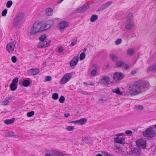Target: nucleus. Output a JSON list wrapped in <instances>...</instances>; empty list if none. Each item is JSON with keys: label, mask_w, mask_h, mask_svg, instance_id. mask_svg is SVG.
Wrapping results in <instances>:
<instances>
[{"label": "nucleus", "mask_w": 156, "mask_h": 156, "mask_svg": "<svg viewBox=\"0 0 156 156\" xmlns=\"http://www.w3.org/2000/svg\"><path fill=\"white\" fill-rule=\"evenodd\" d=\"M150 87V85L148 83L139 80L128 87L127 92L131 96H135L144 92L145 89Z\"/></svg>", "instance_id": "1"}, {"label": "nucleus", "mask_w": 156, "mask_h": 156, "mask_svg": "<svg viewBox=\"0 0 156 156\" xmlns=\"http://www.w3.org/2000/svg\"><path fill=\"white\" fill-rule=\"evenodd\" d=\"M52 25L50 23L44 24L36 22L34 24L31 29L30 34L33 35L38 32H41L50 28Z\"/></svg>", "instance_id": "2"}, {"label": "nucleus", "mask_w": 156, "mask_h": 156, "mask_svg": "<svg viewBox=\"0 0 156 156\" xmlns=\"http://www.w3.org/2000/svg\"><path fill=\"white\" fill-rule=\"evenodd\" d=\"M23 14L22 12H20L17 14L14 18L12 23V26L14 27H17L20 25V23L23 18Z\"/></svg>", "instance_id": "3"}, {"label": "nucleus", "mask_w": 156, "mask_h": 156, "mask_svg": "<svg viewBox=\"0 0 156 156\" xmlns=\"http://www.w3.org/2000/svg\"><path fill=\"white\" fill-rule=\"evenodd\" d=\"M144 136L148 137L151 138L155 135V131L153 127H148L143 133Z\"/></svg>", "instance_id": "4"}, {"label": "nucleus", "mask_w": 156, "mask_h": 156, "mask_svg": "<svg viewBox=\"0 0 156 156\" xmlns=\"http://www.w3.org/2000/svg\"><path fill=\"white\" fill-rule=\"evenodd\" d=\"M72 76L71 73L66 74L60 81L59 83L61 85L66 83L71 79Z\"/></svg>", "instance_id": "5"}, {"label": "nucleus", "mask_w": 156, "mask_h": 156, "mask_svg": "<svg viewBox=\"0 0 156 156\" xmlns=\"http://www.w3.org/2000/svg\"><path fill=\"white\" fill-rule=\"evenodd\" d=\"M47 36L46 35H41L39 38V40L41 41L39 43L38 45L37 48H45L48 46V44L46 43V44L45 45L43 44V41L48 40L46 39Z\"/></svg>", "instance_id": "6"}, {"label": "nucleus", "mask_w": 156, "mask_h": 156, "mask_svg": "<svg viewBox=\"0 0 156 156\" xmlns=\"http://www.w3.org/2000/svg\"><path fill=\"white\" fill-rule=\"evenodd\" d=\"M99 83L100 84L103 85H108L110 84V79L107 76H103L101 77V78L100 79Z\"/></svg>", "instance_id": "7"}, {"label": "nucleus", "mask_w": 156, "mask_h": 156, "mask_svg": "<svg viewBox=\"0 0 156 156\" xmlns=\"http://www.w3.org/2000/svg\"><path fill=\"white\" fill-rule=\"evenodd\" d=\"M16 42V41H13L7 44L6 46V49L7 51L9 53H12L13 52Z\"/></svg>", "instance_id": "8"}, {"label": "nucleus", "mask_w": 156, "mask_h": 156, "mask_svg": "<svg viewBox=\"0 0 156 156\" xmlns=\"http://www.w3.org/2000/svg\"><path fill=\"white\" fill-rule=\"evenodd\" d=\"M137 146L140 148H145L146 147V142L142 139H138L136 141Z\"/></svg>", "instance_id": "9"}, {"label": "nucleus", "mask_w": 156, "mask_h": 156, "mask_svg": "<svg viewBox=\"0 0 156 156\" xmlns=\"http://www.w3.org/2000/svg\"><path fill=\"white\" fill-rule=\"evenodd\" d=\"M90 6L89 4L86 3L84 4L81 7L78 9L75 12L74 14H76L80 13H83L85 11L89 8Z\"/></svg>", "instance_id": "10"}, {"label": "nucleus", "mask_w": 156, "mask_h": 156, "mask_svg": "<svg viewBox=\"0 0 156 156\" xmlns=\"http://www.w3.org/2000/svg\"><path fill=\"white\" fill-rule=\"evenodd\" d=\"M123 77V74L119 72H115L114 73L113 75V80L116 82L119 80H122Z\"/></svg>", "instance_id": "11"}, {"label": "nucleus", "mask_w": 156, "mask_h": 156, "mask_svg": "<svg viewBox=\"0 0 156 156\" xmlns=\"http://www.w3.org/2000/svg\"><path fill=\"white\" fill-rule=\"evenodd\" d=\"M39 72V70L38 68L32 69L28 71V74L34 76L38 74Z\"/></svg>", "instance_id": "12"}, {"label": "nucleus", "mask_w": 156, "mask_h": 156, "mask_svg": "<svg viewBox=\"0 0 156 156\" xmlns=\"http://www.w3.org/2000/svg\"><path fill=\"white\" fill-rule=\"evenodd\" d=\"M50 152L53 156H65V154L63 153L57 151L51 150Z\"/></svg>", "instance_id": "13"}, {"label": "nucleus", "mask_w": 156, "mask_h": 156, "mask_svg": "<svg viewBox=\"0 0 156 156\" xmlns=\"http://www.w3.org/2000/svg\"><path fill=\"white\" fill-rule=\"evenodd\" d=\"M87 119L86 118H83L79 120H77L75 121H72L71 123L75 124L79 123L80 125H83L85 124L87 122Z\"/></svg>", "instance_id": "14"}, {"label": "nucleus", "mask_w": 156, "mask_h": 156, "mask_svg": "<svg viewBox=\"0 0 156 156\" xmlns=\"http://www.w3.org/2000/svg\"><path fill=\"white\" fill-rule=\"evenodd\" d=\"M79 61V57L78 56H76L74 57L71 60L70 62V66H73L76 65L78 63Z\"/></svg>", "instance_id": "15"}, {"label": "nucleus", "mask_w": 156, "mask_h": 156, "mask_svg": "<svg viewBox=\"0 0 156 156\" xmlns=\"http://www.w3.org/2000/svg\"><path fill=\"white\" fill-rule=\"evenodd\" d=\"M69 25L68 23L66 21H62L59 23V28L61 30L67 27Z\"/></svg>", "instance_id": "16"}, {"label": "nucleus", "mask_w": 156, "mask_h": 156, "mask_svg": "<svg viewBox=\"0 0 156 156\" xmlns=\"http://www.w3.org/2000/svg\"><path fill=\"white\" fill-rule=\"evenodd\" d=\"M133 24L131 20H127L126 21L125 27L127 30H129L133 28Z\"/></svg>", "instance_id": "17"}, {"label": "nucleus", "mask_w": 156, "mask_h": 156, "mask_svg": "<svg viewBox=\"0 0 156 156\" xmlns=\"http://www.w3.org/2000/svg\"><path fill=\"white\" fill-rule=\"evenodd\" d=\"M3 136L6 137H16L15 133L11 131L4 133L3 134Z\"/></svg>", "instance_id": "18"}, {"label": "nucleus", "mask_w": 156, "mask_h": 156, "mask_svg": "<svg viewBox=\"0 0 156 156\" xmlns=\"http://www.w3.org/2000/svg\"><path fill=\"white\" fill-rule=\"evenodd\" d=\"M45 13L46 14L49 16H51L53 15V10L50 8H48L45 9Z\"/></svg>", "instance_id": "19"}, {"label": "nucleus", "mask_w": 156, "mask_h": 156, "mask_svg": "<svg viewBox=\"0 0 156 156\" xmlns=\"http://www.w3.org/2000/svg\"><path fill=\"white\" fill-rule=\"evenodd\" d=\"M114 140L115 143L122 144L124 141V138H119V137L114 138Z\"/></svg>", "instance_id": "20"}, {"label": "nucleus", "mask_w": 156, "mask_h": 156, "mask_svg": "<svg viewBox=\"0 0 156 156\" xmlns=\"http://www.w3.org/2000/svg\"><path fill=\"white\" fill-rule=\"evenodd\" d=\"M112 91L114 93L117 94L118 95H121L123 94L122 92L120 91L119 88L112 89Z\"/></svg>", "instance_id": "21"}, {"label": "nucleus", "mask_w": 156, "mask_h": 156, "mask_svg": "<svg viewBox=\"0 0 156 156\" xmlns=\"http://www.w3.org/2000/svg\"><path fill=\"white\" fill-rule=\"evenodd\" d=\"M11 98L8 97L7 99H5L2 101V105H7L11 101Z\"/></svg>", "instance_id": "22"}, {"label": "nucleus", "mask_w": 156, "mask_h": 156, "mask_svg": "<svg viewBox=\"0 0 156 156\" xmlns=\"http://www.w3.org/2000/svg\"><path fill=\"white\" fill-rule=\"evenodd\" d=\"M131 154L133 155H137L139 153L138 150L136 148H133L131 150Z\"/></svg>", "instance_id": "23"}, {"label": "nucleus", "mask_w": 156, "mask_h": 156, "mask_svg": "<svg viewBox=\"0 0 156 156\" xmlns=\"http://www.w3.org/2000/svg\"><path fill=\"white\" fill-rule=\"evenodd\" d=\"M30 81L28 80H24L22 82V85L25 87L28 86L30 85Z\"/></svg>", "instance_id": "24"}, {"label": "nucleus", "mask_w": 156, "mask_h": 156, "mask_svg": "<svg viewBox=\"0 0 156 156\" xmlns=\"http://www.w3.org/2000/svg\"><path fill=\"white\" fill-rule=\"evenodd\" d=\"M15 120V118L6 119L4 121V123L6 124H9L13 123Z\"/></svg>", "instance_id": "25"}, {"label": "nucleus", "mask_w": 156, "mask_h": 156, "mask_svg": "<svg viewBox=\"0 0 156 156\" xmlns=\"http://www.w3.org/2000/svg\"><path fill=\"white\" fill-rule=\"evenodd\" d=\"M148 70L150 71H153L156 70V64L150 66L148 68Z\"/></svg>", "instance_id": "26"}, {"label": "nucleus", "mask_w": 156, "mask_h": 156, "mask_svg": "<svg viewBox=\"0 0 156 156\" xmlns=\"http://www.w3.org/2000/svg\"><path fill=\"white\" fill-rule=\"evenodd\" d=\"M127 54L130 55H132L135 54L134 50L132 48H129L127 50Z\"/></svg>", "instance_id": "27"}, {"label": "nucleus", "mask_w": 156, "mask_h": 156, "mask_svg": "<svg viewBox=\"0 0 156 156\" xmlns=\"http://www.w3.org/2000/svg\"><path fill=\"white\" fill-rule=\"evenodd\" d=\"M124 65V62L120 61H119L116 62V66L118 67H122Z\"/></svg>", "instance_id": "28"}, {"label": "nucleus", "mask_w": 156, "mask_h": 156, "mask_svg": "<svg viewBox=\"0 0 156 156\" xmlns=\"http://www.w3.org/2000/svg\"><path fill=\"white\" fill-rule=\"evenodd\" d=\"M10 87L12 90L14 91L17 88V85L16 84L11 83L10 86Z\"/></svg>", "instance_id": "29"}, {"label": "nucleus", "mask_w": 156, "mask_h": 156, "mask_svg": "<svg viewBox=\"0 0 156 156\" xmlns=\"http://www.w3.org/2000/svg\"><path fill=\"white\" fill-rule=\"evenodd\" d=\"M98 18L97 16L96 15H92L90 19V21L91 22H94Z\"/></svg>", "instance_id": "30"}, {"label": "nucleus", "mask_w": 156, "mask_h": 156, "mask_svg": "<svg viewBox=\"0 0 156 156\" xmlns=\"http://www.w3.org/2000/svg\"><path fill=\"white\" fill-rule=\"evenodd\" d=\"M110 56L112 60L113 61H116L118 59V57L114 55L113 54H111L110 55Z\"/></svg>", "instance_id": "31"}, {"label": "nucleus", "mask_w": 156, "mask_h": 156, "mask_svg": "<svg viewBox=\"0 0 156 156\" xmlns=\"http://www.w3.org/2000/svg\"><path fill=\"white\" fill-rule=\"evenodd\" d=\"M133 16V14L132 13H129L127 16V20H131Z\"/></svg>", "instance_id": "32"}, {"label": "nucleus", "mask_w": 156, "mask_h": 156, "mask_svg": "<svg viewBox=\"0 0 156 156\" xmlns=\"http://www.w3.org/2000/svg\"><path fill=\"white\" fill-rule=\"evenodd\" d=\"M85 53L84 52L82 53L80 56V60H83L85 57Z\"/></svg>", "instance_id": "33"}, {"label": "nucleus", "mask_w": 156, "mask_h": 156, "mask_svg": "<svg viewBox=\"0 0 156 156\" xmlns=\"http://www.w3.org/2000/svg\"><path fill=\"white\" fill-rule=\"evenodd\" d=\"M12 3L13 2L12 1H9L7 2L6 6L7 8H9L12 5Z\"/></svg>", "instance_id": "34"}, {"label": "nucleus", "mask_w": 156, "mask_h": 156, "mask_svg": "<svg viewBox=\"0 0 156 156\" xmlns=\"http://www.w3.org/2000/svg\"><path fill=\"white\" fill-rule=\"evenodd\" d=\"M58 97V94L57 93H55L52 94V98L54 100H56Z\"/></svg>", "instance_id": "35"}, {"label": "nucleus", "mask_w": 156, "mask_h": 156, "mask_svg": "<svg viewBox=\"0 0 156 156\" xmlns=\"http://www.w3.org/2000/svg\"><path fill=\"white\" fill-rule=\"evenodd\" d=\"M136 109L139 110H142L144 109L143 107L141 105L136 106L135 107Z\"/></svg>", "instance_id": "36"}, {"label": "nucleus", "mask_w": 156, "mask_h": 156, "mask_svg": "<svg viewBox=\"0 0 156 156\" xmlns=\"http://www.w3.org/2000/svg\"><path fill=\"white\" fill-rule=\"evenodd\" d=\"M112 3V2L111 1H109L105 3L104 4V5L106 8L108 7L110 5H111Z\"/></svg>", "instance_id": "37"}, {"label": "nucleus", "mask_w": 156, "mask_h": 156, "mask_svg": "<svg viewBox=\"0 0 156 156\" xmlns=\"http://www.w3.org/2000/svg\"><path fill=\"white\" fill-rule=\"evenodd\" d=\"M97 73L96 69H93L90 72V74L92 76H94Z\"/></svg>", "instance_id": "38"}, {"label": "nucleus", "mask_w": 156, "mask_h": 156, "mask_svg": "<svg viewBox=\"0 0 156 156\" xmlns=\"http://www.w3.org/2000/svg\"><path fill=\"white\" fill-rule=\"evenodd\" d=\"M34 114V111H32L31 112H28L27 115L28 117H30L33 115Z\"/></svg>", "instance_id": "39"}, {"label": "nucleus", "mask_w": 156, "mask_h": 156, "mask_svg": "<svg viewBox=\"0 0 156 156\" xmlns=\"http://www.w3.org/2000/svg\"><path fill=\"white\" fill-rule=\"evenodd\" d=\"M122 42V39L121 38H119L115 41V44L116 45H118L120 44Z\"/></svg>", "instance_id": "40"}, {"label": "nucleus", "mask_w": 156, "mask_h": 156, "mask_svg": "<svg viewBox=\"0 0 156 156\" xmlns=\"http://www.w3.org/2000/svg\"><path fill=\"white\" fill-rule=\"evenodd\" d=\"M18 81V78L17 77L14 78L12 80V83L17 84Z\"/></svg>", "instance_id": "41"}, {"label": "nucleus", "mask_w": 156, "mask_h": 156, "mask_svg": "<svg viewBox=\"0 0 156 156\" xmlns=\"http://www.w3.org/2000/svg\"><path fill=\"white\" fill-rule=\"evenodd\" d=\"M65 100V98L63 96H61L59 99V101L61 103H63L64 102Z\"/></svg>", "instance_id": "42"}, {"label": "nucleus", "mask_w": 156, "mask_h": 156, "mask_svg": "<svg viewBox=\"0 0 156 156\" xmlns=\"http://www.w3.org/2000/svg\"><path fill=\"white\" fill-rule=\"evenodd\" d=\"M74 129V127L73 126H69L67 127L66 129L69 131L73 130Z\"/></svg>", "instance_id": "43"}, {"label": "nucleus", "mask_w": 156, "mask_h": 156, "mask_svg": "<svg viewBox=\"0 0 156 156\" xmlns=\"http://www.w3.org/2000/svg\"><path fill=\"white\" fill-rule=\"evenodd\" d=\"M106 8L105 7L104 4L101 5L99 8L98 9V11H100L102 10L105 9Z\"/></svg>", "instance_id": "44"}, {"label": "nucleus", "mask_w": 156, "mask_h": 156, "mask_svg": "<svg viewBox=\"0 0 156 156\" xmlns=\"http://www.w3.org/2000/svg\"><path fill=\"white\" fill-rule=\"evenodd\" d=\"M11 60L13 63H15L17 62V58L15 56H12L11 58Z\"/></svg>", "instance_id": "45"}, {"label": "nucleus", "mask_w": 156, "mask_h": 156, "mask_svg": "<svg viewBox=\"0 0 156 156\" xmlns=\"http://www.w3.org/2000/svg\"><path fill=\"white\" fill-rule=\"evenodd\" d=\"M7 12V10L5 9L2 11V15L3 16H5L6 15Z\"/></svg>", "instance_id": "46"}, {"label": "nucleus", "mask_w": 156, "mask_h": 156, "mask_svg": "<svg viewBox=\"0 0 156 156\" xmlns=\"http://www.w3.org/2000/svg\"><path fill=\"white\" fill-rule=\"evenodd\" d=\"M45 79L44 82H46L47 81H50L51 80V78L50 76H47L45 77Z\"/></svg>", "instance_id": "47"}, {"label": "nucleus", "mask_w": 156, "mask_h": 156, "mask_svg": "<svg viewBox=\"0 0 156 156\" xmlns=\"http://www.w3.org/2000/svg\"><path fill=\"white\" fill-rule=\"evenodd\" d=\"M77 40L76 39L72 40V42L71 44V45L72 46L74 45L76 43Z\"/></svg>", "instance_id": "48"}, {"label": "nucleus", "mask_w": 156, "mask_h": 156, "mask_svg": "<svg viewBox=\"0 0 156 156\" xmlns=\"http://www.w3.org/2000/svg\"><path fill=\"white\" fill-rule=\"evenodd\" d=\"M82 141H84L85 143H88V137H83L82 139Z\"/></svg>", "instance_id": "49"}, {"label": "nucleus", "mask_w": 156, "mask_h": 156, "mask_svg": "<svg viewBox=\"0 0 156 156\" xmlns=\"http://www.w3.org/2000/svg\"><path fill=\"white\" fill-rule=\"evenodd\" d=\"M115 150L116 152H119L121 151V147H117L115 148Z\"/></svg>", "instance_id": "50"}, {"label": "nucleus", "mask_w": 156, "mask_h": 156, "mask_svg": "<svg viewBox=\"0 0 156 156\" xmlns=\"http://www.w3.org/2000/svg\"><path fill=\"white\" fill-rule=\"evenodd\" d=\"M81 93L85 95H90L91 94V93L88 92L86 91H83L81 92Z\"/></svg>", "instance_id": "51"}, {"label": "nucleus", "mask_w": 156, "mask_h": 156, "mask_svg": "<svg viewBox=\"0 0 156 156\" xmlns=\"http://www.w3.org/2000/svg\"><path fill=\"white\" fill-rule=\"evenodd\" d=\"M51 42L49 40H47L46 41H43V44L46 45V43H47L48 44V45L50 44Z\"/></svg>", "instance_id": "52"}, {"label": "nucleus", "mask_w": 156, "mask_h": 156, "mask_svg": "<svg viewBox=\"0 0 156 156\" xmlns=\"http://www.w3.org/2000/svg\"><path fill=\"white\" fill-rule=\"evenodd\" d=\"M125 133L126 134H131L132 132L130 130H127L125 131Z\"/></svg>", "instance_id": "53"}, {"label": "nucleus", "mask_w": 156, "mask_h": 156, "mask_svg": "<svg viewBox=\"0 0 156 156\" xmlns=\"http://www.w3.org/2000/svg\"><path fill=\"white\" fill-rule=\"evenodd\" d=\"M63 48L62 47H60L58 49V51L59 52L61 53L63 51Z\"/></svg>", "instance_id": "54"}, {"label": "nucleus", "mask_w": 156, "mask_h": 156, "mask_svg": "<svg viewBox=\"0 0 156 156\" xmlns=\"http://www.w3.org/2000/svg\"><path fill=\"white\" fill-rule=\"evenodd\" d=\"M69 115H70V114L69 113L64 114V116L65 117L67 118V117H68Z\"/></svg>", "instance_id": "55"}, {"label": "nucleus", "mask_w": 156, "mask_h": 156, "mask_svg": "<svg viewBox=\"0 0 156 156\" xmlns=\"http://www.w3.org/2000/svg\"><path fill=\"white\" fill-rule=\"evenodd\" d=\"M123 66H124L125 68L126 69H127L129 68V66H128V65L127 64H125L124 63V65Z\"/></svg>", "instance_id": "56"}, {"label": "nucleus", "mask_w": 156, "mask_h": 156, "mask_svg": "<svg viewBox=\"0 0 156 156\" xmlns=\"http://www.w3.org/2000/svg\"><path fill=\"white\" fill-rule=\"evenodd\" d=\"M93 67L95 68H96V69L97 68V65L96 64H93Z\"/></svg>", "instance_id": "57"}, {"label": "nucleus", "mask_w": 156, "mask_h": 156, "mask_svg": "<svg viewBox=\"0 0 156 156\" xmlns=\"http://www.w3.org/2000/svg\"><path fill=\"white\" fill-rule=\"evenodd\" d=\"M63 0H58L57 2V3L58 4H59V3H61V2H62Z\"/></svg>", "instance_id": "58"}, {"label": "nucleus", "mask_w": 156, "mask_h": 156, "mask_svg": "<svg viewBox=\"0 0 156 156\" xmlns=\"http://www.w3.org/2000/svg\"><path fill=\"white\" fill-rule=\"evenodd\" d=\"M63 0H58L57 2V3L58 4H59V3H61V2H62Z\"/></svg>", "instance_id": "59"}, {"label": "nucleus", "mask_w": 156, "mask_h": 156, "mask_svg": "<svg viewBox=\"0 0 156 156\" xmlns=\"http://www.w3.org/2000/svg\"><path fill=\"white\" fill-rule=\"evenodd\" d=\"M96 156H103L101 154H98L97 155H96Z\"/></svg>", "instance_id": "60"}, {"label": "nucleus", "mask_w": 156, "mask_h": 156, "mask_svg": "<svg viewBox=\"0 0 156 156\" xmlns=\"http://www.w3.org/2000/svg\"><path fill=\"white\" fill-rule=\"evenodd\" d=\"M45 156H51V155L49 154H45Z\"/></svg>", "instance_id": "61"}, {"label": "nucleus", "mask_w": 156, "mask_h": 156, "mask_svg": "<svg viewBox=\"0 0 156 156\" xmlns=\"http://www.w3.org/2000/svg\"><path fill=\"white\" fill-rule=\"evenodd\" d=\"M135 73H136V72L132 71L131 72V73L132 75H133Z\"/></svg>", "instance_id": "62"}, {"label": "nucleus", "mask_w": 156, "mask_h": 156, "mask_svg": "<svg viewBox=\"0 0 156 156\" xmlns=\"http://www.w3.org/2000/svg\"><path fill=\"white\" fill-rule=\"evenodd\" d=\"M90 86H93L94 85V83H90Z\"/></svg>", "instance_id": "63"}, {"label": "nucleus", "mask_w": 156, "mask_h": 156, "mask_svg": "<svg viewBox=\"0 0 156 156\" xmlns=\"http://www.w3.org/2000/svg\"><path fill=\"white\" fill-rule=\"evenodd\" d=\"M87 51V48H85L83 49V51L84 52V51Z\"/></svg>", "instance_id": "64"}]
</instances>
